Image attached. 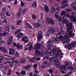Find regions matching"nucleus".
I'll return each mask as SVG.
<instances>
[{"label":"nucleus","mask_w":76,"mask_h":76,"mask_svg":"<svg viewBox=\"0 0 76 76\" xmlns=\"http://www.w3.org/2000/svg\"><path fill=\"white\" fill-rule=\"evenodd\" d=\"M41 44L37 43L35 45L36 47L34 48V50H35V55H41L42 54V49L40 48Z\"/></svg>","instance_id":"nucleus-1"},{"label":"nucleus","mask_w":76,"mask_h":76,"mask_svg":"<svg viewBox=\"0 0 76 76\" xmlns=\"http://www.w3.org/2000/svg\"><path fill=\"white\" fill-rule=\"evenodd\" d=\"M46 23L47 24H51V25H54L55 23L54 20L52 18L47 17Z\"/></svg>","instance_id":"nucleus-2"},{"label":"nucleus","mask_w":76,"mask_h":76,"mask_svg":"<svg viewBox=\"0 0 76 76\" xmlns=\"http://www.w3.org/2000/svg\"><path fill=\"white\" fill-rule=\"evenodd\" d=\"M26 11V10H19L17 13V17H20L21 15H23L25 14Z\"/></svg>","instance_id":"nucleus-3"},{"label":"nucleus","mask_w":76,"mask_h":76,"mask_svg":"<svg viewBox=\"0 0 76 76\" xmlns=\"http://www.w3.org/2000/svg\"><path fill=\"white\" fill-rule=\"evenodd\" d=\"M51 48H48V50H47V53L48 54H50V56H53L54 54V53L56 52V49H54L51 50Z\"/></svg>","instance_id":"nucleus-4"},{"label":"nucleus","mask_w":76,"mask_h":76,"mask_svg":"<svg viewBox=\"0 0 76 76\" xmlns=\"http://www.w3.org/2000/svg\"><path fill=\"white\" fill-rule=\"evenodd\" d=\"M42 38V32L41 31L39 32L37 35V40L39 42L41 40Z\"/></svg>","instance_id":"nucleus-5"},{"label":"nucleus","mask_w":76,"mask_h":76,"mask_svg":"<svg viewBox=\"0 0 76 76\" xmlns=\"http://www.w3.org/2000/svg\"><path fill=\"white\" fill-rule=\"evenodd\" d=\"M12 60V63H13L14 65H17L18 61L15 59V58H13Z\"/></svg>","instance_id":"nucleus-6"},{"label":"nucleus","mask_w":76,"mask_h":76,"mask_svg":"<svg viewBox=\"0 0 76 76\" xmlns=\"http://www.w3.org/2000/svg\"><path fill=\"white\" fill-rule=\"evenodd\" d=\"M33 24L35 28H39V27L41 26V24H40V23H39L38 22H37V23H36V22L34 23Z\"/></svg>","instance_id":"nucleus-7"},{"label":"nucleus","mask_w":76,"mask_h":76,"mask_svg":"<svg viewBox=\"0 0 76 76\" xmlns=\"http://www.w3.org/2000/svg\"><path fill=\"white\" fill-rule=\"evenodd\" d=\"M66 26L67 28H68L69 29H71L73 28V27H72V23L67 24H66Z\"/></svg>","instance_id":"nucleus-8"},{"label":"nucleus","mask_w":76,"mask_h":76,"mask_svg":"<svg viewBox=\"0 0 76 76\" xmlns=\"http://www.w3.org/2000/svg\"><path fill=\"white\" fill-rule=\"evenodd\" d=\"M12 40H13V37H10L8 40L7 44L8 45H10L12 43Z\"/></svg>","instance_id":"nucleus-9"},{"label":"nucleus","mask_w":76,"mask_h":76,"mask_svg":"<svg viewBox=\"0 0 76 76\" xmlns=\"http://www.w3.org/2000/svg\"><path fill=\"white\" fill-rule=\"evenodd\" d=\"M23 35V33H20L17 35L16 37L18 39L22 37Z\"/></svg>","instance_id":"nucleus-10"},{"label":"nucleus","mask_w":76,"mask_h":76,"mask_svg":"<svg viewBox=\"0 0 76 76\" xmlns=\"http://www.w3.org/2000/svg\"><path fill=\"white\" fill-rule=\"evenodd\" d=\"M10 28L9 26H7V27L6 28L5 33H6L7 34H8L9 32Z\"/></svg>","instance_id":"nucleus-11"},{"label":"nucleus","mask_w":76,"mask_h":76,"mask_svg":"<svg viewBox=\"0 0 76 76\" xmlns=\"http://www.w3.org/2000/svg\"><path fill=\"white\" fill-rule=\"evenodd\" d=\"M32 6L33 7H35V8H36V7H37V3L36 1H35L33 3L32 5Z\"/></svg>","instance_id":"nucleus-12"},{"label":"nucleus","mask_w":76,"mask_h":76,"mask_svg":"<svg viewBox=\"0 0 76 76\" xmlns=\"http://www.w3.org/2000/svg\"><path fill=\"white\" fill-rule=\"evenodd\" d=\"M26 26L28 28L30 29H32V27L31 25L28 23H26Z\"/></svg>","instance_id":"nucleus-13"},{"label":"nucleus","mask_w":76,"mask_h":76,"mask_svg":"<svg viewBox=\"0 0 76 76\" xmlns=\"http://www.w3.org/2000/svg\"><path fill=\"white\" fill-rule=\"evenodd\" d=\"M1 16L2 17V19H5V18H6V15H5L4 13L3 12L1 13Z\"/></svg>","instance_id":"nucleus-14"},{"label":"nucleus","mask_w":76,"mask_h":76,"mask_svg":"<svg viewBox=\"0 0 76 76\" xmlns=\"http://www.w3.org/2000/svg\"><path fill=\"white\" fill-rule=\"evenodd\" d=\"M23 48V46L22 45H19V44H17V48L18 50L19 49H22Z\"/></svg>","instance_id":"nucleus-15"},{"label":"nucleus","mask_w":76,"mask_h":76,"mask_svg":"<svg viewBox=\"0 0 76 76\" xmlns=\"http://www.w3.org/2000/svg\"><path fill=\"white\" fill-rule=\"evenodd\" d=\"M50 30L51 33H54L56 32V30L53 27L51 28Z\"/></svg>","instance_id":"nucleus-16"},{"label":"nucleus","mask_w":76,"mask_h":76,"mask_svg":"<svg viewBox=\"0 0 76 76\" xmlns=\"http://www.w3.org/2000/svg\"><path fill=\"white\" fill-rule=\"evenodd\" d=\"M59 56V54L58 53H56L55 55H54V56H53V59L54 60H55L57 57H58Z\"/></svg>","instance_id":"nucleus-17"},{"label":"nucleus","mask_w":76,"mask_h":76,"mask_svg":"<svg viewBox=\"0 0 76 76\" xmlns=\"http://www.w3.org/2000/svg\"><path fill=\"white\" fill-rule=\"evenodd\" d=\"M31 67V65H28L24 67V69L26 70H28L29 69H30V67Z\"/></svg>","instance_id":"nucleus-18"},{"label":"nucleus","mask_w":76,"mask_h":76,"mask_svg":"<svg viewBox=\"0 0 76 76\" xmlns=\"http://www.w3.org/2000/svg\"><path fill=\"white\" fill-rule=\"evenodd\" d=\"M12 59H13V58H12V57H10V58L7 59V63H10V62H11L12 60Z\"/></svg>","instance_id":"nucleus-19"},{"label":"nucleus","mask_w":76,"mask_h":76,"mask_svg":"<svg viewBox=\"0 0 76 76\" xmlns=\"http://www.w3.org/2000/svg\"><path fill=\"white\" fill-rule=\"evenodd\" d=\"M43 64L45 66L48 67V65H49V62L47 61H45L44 62Z\"/></svg>","instance_id":"nucleus-20"},{"label":"nucleus","mask_w":76,"mask_h":76,"mask_svg":"<svg viewBox=\"0 0 76 76\" xmlns=\"http://www.w3.org/2000/svg\"><path fill=\"white\" fill-rule=\"evenodd\" d=\"M22 23V20H18L17 22V25H19Z\"/></svg>","instance_id":"nucleus-21"},{"label":"nucleus","mask_w":76,"mask_h":76,"mask_svg":"<svg viewBox=\"0 0 76 76\" xmlns=\"http://www.w3.org/2000/svg\"><path fill=\"white\" fill-rule=\"evenodd\" d=\"M68 69H70L71 71H73L75 70V68L73 66H68Z\"/></svg>","instance_id":"nucleus-22"},{"label":"nucleus","mask_w":76,"mask_h":76,"mask_svg":"<svg viewBox=\"0 0 76 76\" xmlns=\"http://www.w3.org/2000/svg\"><path fill=\"white\" fill-rule=\"evenodd\" d=\"M58 53H59V55L60 56L61 58H63V56H63V53L60 52V51H58Z\"/></svg>","instance_id":"nucleus-23"},{"label":"nucleus","mask_w":76,"mask_h":76,"mask_svg":"<svg viewBox=\"0 0 76 76\" xmlns=\"http://www.w3.org/2000/svg\"><path fill=\"white\" fill-rule=\"evenodd\" d=\"M32 17L33 20H35V19H37V16L34 14L32 15Z\"/></svg>","instance_id":"nucleus-24"},{"label":"nucleus","mask_w":76,"mask_h":76,"mask_svg":"<svg viewBox=\"0 0 76 76\" xmlns=\"http://www.w3.org/2000/svg\"><path fill=\"white\" fill-rule=\"evenodd\" d=\"M20 74L21 75H25L26 74V71L24 70H22Z\"/></svg>","instance_id":"nucleus-25"},{"label":"nucleus","mask_w":76,"mask_h":76,"mask_svg":"<svg viewBox=\"0 0 76 76\" xmlns=\"http://www.w3.org/2000/svg\"><path fill=\"white\" fill-rule=\"evenodd\" d=\"M9 51H11L13 54H15V50L12 48H10Z\"/></svg>","instance_id":"nucleus-26"},{"label":"nucleus","mask_w":76,"mask_h":76,"mask_svg":"<svg viewBox=\"0 0 76 76\" xmlns=\"http://www.w3.org/2000/svg\"><path fill=\"white\" fill-rule=\"evenodd\" d=\"M69 0H64L62 2V3H61L62 5H63V4H66Z\"/></svg>","instance_id":"nucleus-27"},{"label":"nucleus","mask_w":76,"mask_h":76,"mask_svg":"<svg viewBox=\"0 0 76 76\" xmlns=\"http://www.w3.org/2000/svg\"><path fill=\"white\" fill-rule=\"evenodd\" d=\"M59 16V13L58 12H57L55 14V17L56 19H58V16Z\"/></svg>","instance_id":"nucleus-28"},{"label":"nucleus","mask_w":76,"mask_h":76,"mask_svg":"<svg viewBox=\"0 0 76 76\" xmlns=\"http://www.w3.org/2000/svg\"><path fill=\"white\" fill-rule=\"evenodd\" d=\"M26 61V60L24 58H22L21 59V61L22 62V63H24Z\"/></svg>","instance_id":"nucleus-29"},{"label":"nucleus","mask_w":76,"mask_h":76,"mask_svg":"<svg viewBox=\"0 0 76 76\" xmlns=\"http://www.w3.org/2000/svg\"><path fill=\"white\" fill-rule=\"evenodd\" d=\"M21 30L20 29H18L17 31L15 32V34H18L20 32Z\"/></svg>","instance_id":"nucleus-30"},{"label":"nucleus","mask_w":76,"mask_h":76,"mask_svg":"<svg viewBox=\"0 0 76 76\" xmlns=\"http://www.w3.org/2000/svg\"><path fill=\"white\" fill-rule=\"evenodd\" d=\"M64 39H69V36L67 35H65L64 37Z\"/></svg>","instance_id":"nucleus-31"},{"label":"nucleus","mask_w":76,"mask_h":76,"mask_svg":"<svg viewBox=\"0 0 76 76\" xmlns=\"http://www.w3.org/2000/svg\"><path fill=\"white\" fill-rule=\"evenodd\" d=\"M51 32L50 30L49 29L47 32L46 35H49L50 34H51Z\"/></svg>","instance_id":"nucleus-32"},{"label":"nucleus","mask_w":76,"mask_h":76,"mask_svg":"<svg viewBox=\"0 0 76 76\" xmlns=\"http://www.w3.org/2000/svg\"><path fill=\"white\" fill-rule=\"evenodd\" d=\"M10 57H11L9 56H8L7 55H5V56H4V58L5 59H7L8 58H10Z\"/></svg>","instance_id":"nucleus-33"},{"label":"nucleus","mask_w":76,"mask_h":76,"mask_svg":"<svg viewBox=\"0 0 76 76\" xmlns=\"http://www.w3.org/2000/svg\"><path fill=\"white\" fill-rule=\"evenodd\" d=\"M11 28L12 30H15L16 29V27H15L14 26H12L11 27Z\"/></svg>","instance_id":"nucleus-34"},{"label":"nucleus","mask_w":76,"mask_h":76,"mask_svg":"<svg viewBox=\"0 0 76 76\" xmlns=\"http://www.w3.org/2000/svg\"><path fill=\"white\" fill-rule=\"evenodd\" d=\"M55 41L56 42H59V38L58 37H56V39H55Z\"/></svg>","instance_id":"nucleus-35"},{"label":"nucleus","mask_w":76,"mask_h":76,"mask_svg":"<svg viewBox=\"0 0 76 76\" xmlns=\"http://www.w3.org/2000/svg\"><path fill=\"white\" fill-rule=\"evenodd\" d=\"M6 15L7 16H10V13L8 11H7L6 12Z\"/></svg>","instance_id":"nucleus-36"},{"label":"nucleus","mask_w":76,"mask_h":76,"mask_svg":"<svg viewBox=\"0 0 76 76\" xmlns=\"http://www.w3.org/2000/svg\"><path fill=\"white\" fill-rule=\"evenodd\" d=\"M66 13V12L64 11H63L61 13V15L62 16L64 15H65V14Z\"/></svg>","instance_id":"nucleus-37"},{"label":"nucleus","mask_w":76,"mask_h":76,"mask_svg":"<svg viewBox=\"0 0 76 76\" xmlns=\"http://www.w3.org/2000/svg\"><path fill=\"white\" fill-rule=\"evenodd\" d=\"M68 5V4H66L64 5L61 6V8H62V9L65 8V7H66V6H67Z\"/></svg>","instance_id":"nucleus-38"},{"label":"nucleus","mask_w":76,"mask_h":76,"mask_svg":"<svg viewBox=\"0 0 76 76\" xmlns=\"http://www.w3.org/2000/svg\"><path fill=\"white\" fill-rule=\"evenodd\" d=\"M68 66H69V64L68 63H66L64 65V68H66V67Z\"/></svg>","instance_id":"nucleus-39"},{"label":"nucleus","mask_w":76,"mask_h":76,"mask_svg":"<svg viewBox=\"0 0 76 76\" xmlns=\"http://www.w3.org/2000/svg\"><path fill=\"white\" fill-rule=\"evenodd\" d=\"M47 44H51L52 45L51 43V40H49L48 41L47 43Z\"/></svg>","instance_id":"nucleus-40"},{"label":"nucleus","mask_w":76,"mask_h":76,"mask_svg":"<svg viewBox=\"0 0 76 76\" xmlns=\"http://www.w3.org/2000/svg\"><path fill=\"white\" fill-rule=\"evenodd\" d=\"M72 46L70 45H69L68 47V50H71V49H72Z\"/></svg>","instance_id":"nucleus-41"},{"label":"nucleus","mask_w":76,"mask_h":76,"mask_svg":"<svg viewBox=\"0 0 76 76\" xmlns=\"http://www.w3.org/2000/svg\"><path fill=\"white\" fill-rule=\"evenodd\" d=\"M63 20H67V18L66 17V16H64V17L62 18Z\"/></svg>","instance_id":"nucleus-42"},{"label":"nucleus","mask_w":76,"mask_h":76,"mask_svg":"<svg viewBox=\"0 0 76 76\" xmlns=\"http://www.w3.org/2000/svg\"><path fill=\"white\" fill-rule=\"evenodd\" d=\"M58 66L59 67L60 69H61L62 70H63V69H64V66H61L60 65H59V66Z\"/></svg>","instance_id":"nucleus-43"},{"label":"nucleus","mask_w":76,"mask_h":76,"mask_svg":"<svg viewBox=\"0 0 76 76\" xmlns=\"http://www.w3.org/2000/svg\"><path fill=\"white\" fill-rule=\"evenodd\" d=\"M51 45H53V44H48V45L47 46L48 47V48H51Z\"/></svg>","instance_id":"nucleus-44"},{"label":"nucleus","mask_w":76,"mask_h":76,"mask_svg":"<svg viewBox=\"0 0 76 76\" xmlns=\"http://www.w3.org/2000/svg\"><path fill=\"white\" fill-rule=\"evenodd\" d=\"M72 19L73 20V21L74 22H76V18L72 16L71 17Z\"/></svg>","instance_id":"nucleus-45"},{"label":"nucleus","mask_w":76,"mask_h":76,"mask_svg":"<svg viewBox=\"0 0 76 76\" xmlns=\"http://www.w3.org/2000/svg\"><path fill=\"white\" fill-rule=\"evenodd\" d=\"M37 67V64L36 63L33 65V68L35 69Z\"/></svg>","instance_id":"nucleus-46"},{"label":"nucleus","mask_w":76,"mask_h":76,"mask_svg":"<svg viewBox=\"0 0 76 76\" xmlns=\"http://www.w3.org/2000/svg\"><path fill=\"white\" fill-rule=\"evenodd\" d=\"M12 73V72L10 70H9L7 72V74L8 75H10Z\"/></svg>","instance_id":"nucleus-47"},{"label":"nucleus","mask_w":76,"mask_h":76,"mask_svg":"<svg viewBox=\"0 0 76 76\" xmlns=\"http://www.w3.org/2000/svg\"><path fill=\"white\" fill-rule=\"evenodd\" d=\"M45 10H48V7L47 5H45Z\"/></svg>","instance_id":"nucleus-48"},{"label":"nucleus","mask_w":76,"mask_h":76,"mask_svg":"<svg viewBox=\"0 0 76 76\" xmlns=\"http://www.w3.org/2000/svg\"><path fill=\"white\" fill-rule=\"evenodd\" d=\"M49 72L50 73H53V70L50 69H49Z\"/></svg>","instance_id":"nucleus-49"},{"label":"nucleus","mask_w":76,"mask_h":76,"mask_svg":"<svg viewBox=\"0 0 76 76\" xmlns=\"http://www.w3.org/2000/svg\"><path fill=\"white\" fill-rule=\"evenodd\" d=\"M13 44L14 47H17V46L18 45L16 44V42H14Z\"/></svg>","instance_id":"nucleus-50"},{"label":"nucleus","mask_w":76,"mask_h":76,"mask_svg":"<svg viewBox=\"0 0 76 76\" xmlns=\"http://www.w3.org/2000/svg\"><path fill=\"white\" fill-rule=\"evenodd\" d=\"M15 56H16L17 57L19 56V53L18 52H16L15 54Z\"/></svg>","instance_id":"nucleus-51"},{"label":"nucleus","mask_w":76,"mask_h":76,"mask_svg":"<svg viewBox=\"0 0 76 76\" xmlns=\"http://www.w3.org/2000/svg\"><path fill=\"white\" fill-rule=\"evenodd\" d=\"M53 58H48V60L49 61H52L53 60Z\"/></svg>","instance_id":"nucleus-52"},{"label":"nucleus","mask_w":76,"mask_h":76,"mask_svg":"<svg viewBox=\"0 0 76 76\" xmlns=\"http://www.w3.org/2000/svg\"><path fill=\"white\" fill-rule=\"evenodd\" d=\"M2 51L4 53H6L7 52V49H3Z\"/></svg>","instance_id":"nucleus-53"},{"label":"nucleus","mask_w":76,"mask_h":76,"mask_svg":"<svg viewBox=\"0 0 76 76\" xmlns=\"http://www.w3.org/2000/svg\"><path fill=\"white\" fill-rule=\"evenodd\" d=\"M65 16H66V17L68 18H69L70 17V15L69 14H66Z\"/></svg>","instance_id":"nucleus-54"},{"label":"nucleus","mask_w":76,"mask_h":76,"mask_svg":"<svg viewBox=\"0 0 76 76\" xmlns=\"http://www.w3.org/2000/svg\"><path fill=\"white\" fill-rule=\"evenodd\" d=\"M63 22L65 24H67V23H68V21L66 20H64Z\"/></svg>","instance_id":"nucleus-55"},{"label":"nucleus","mask_w":76,"mask_h":76,"mask_svg":"<svg viewBox=\"0 0 76 76\" xmlns=\"http://www.w3.org/2000/svg\"><path fill=\"white\" fill-rule=\"evenodd\" d=\"M59 39H60V40H61V39H62L63 38V36L62 35H61L59 37Z\"/></svg>","instance_id":"nucleus-56"},{"label":"nucleus","mask_w":76,"mask_h":76,"mask_svg":"<svg viewBox=\"0 0 76 76\" xmlns=\"http://www.w3.org/2000/svg\"><path fill=\"white\" fill-rule=\"evenodd\" d=\"M32 58L31 59L30 58L28 60L30 62H34V60H32Z\"/></svg>","instance_id":"nucleus-57"},{"label":"nucleus","mask_w":76,"mask_h":76,"mask_svg":"<svg viewBox=\"0 0 76 76\" xmlns=\"http://www.w3.org/2000/svg\"><path fill=\"white\" fill-rule=\"evenodd\" d=\"M71 7H72V9H74V10H76V7L75 6H71Z\"/></svg>","instance_id":"nucleus-58"},{"label":"nucleus","mask_w":76,"mask_h":76,"mask_svg":"<svg viewBox=\"0 0 76 76\" xmlns=\"http://www.w3.org/2000/svg\"><path fill=\"white\" fill-rule=\"evenodd\" d=\"M4 66V65L3 64H0V68H3Z\"/></svg>","instance_id":"nucleus-59"},{"label":"nucleus","mask_w":76,"mask_h":76,"mask_svg":"<svg viewBox=\"0 0 76 76\" xmlns=\"http://www.w3.org/2000/svg\"><path fill=\"white\" fill-rule=\"evenodd\" d=\"M3 72V74L4 76H5L6 75V72H5V71H2Z\"/></svg>","instance_id":"nucleus-60"},{"label":"nucleus","mask_w":76,"mask_h":76,"mask_svg":"<svg viewBox=\"0 0 76 76\" xmlns=\"http://www.w3.org/2000/svg\"><path fill=\"white\" fill-rule=\"evenodd\" d=\"M50 11L52 13H54L56 12V10H51Z\"/></svg>","instance_id":"nucleus-61"},{"label":"nucleus","mask_w":76,"mask_h":76,"mask_svg":"<svg viewBox=\"0 0 76 76\" xmlns=\"http://www.w3.org/2000/svg\"><path fill=\"white\" fill-rule=\"evenodd\" d=\"M34 72L35 73H38V70H37L36 69V70H35Z\"/></svg>","instance_id":"nucleus-62"},{"label":"nucleus","mask_w":76,"mask_h":76,"mask_svg":"<svg viewBox=\"0 0 76 76\" xmlns=\"http://www.w3.org/2000/svg\"><path fill=\"white\" fill-rule=\"evenodd\" d=\"M28 75L29 76H31L33 75V73L32 72H30L28 74Z\"/></svg>","instance_id":"nucleus-63"},{"label":"nucleus","mask_w":76,"mask_h":76,"mask_svg":"<svg viewBox=\"0 0 76 76\" xmlns=\"http://www.w3.org/2000/svg\"><path fill=\"white\" fill-rule=\"evenodd\" d=\"M7 19H4V20L3 21V23H6L7 22Z\"/></svg>","instance_id":"nucleus-64"}]
</instances>
